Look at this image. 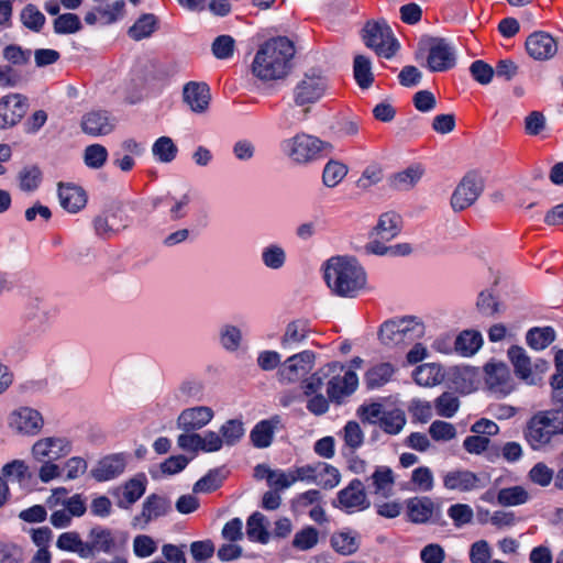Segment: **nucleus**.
<instances>
[{
  "label": "nucleus",
  "mask_w": 563,
  "mask_h": 563,
  "mask_svg": "<svg viewBox=\"0 0 563 563\" xmlns=\"http://www.w3.org/2000/svg\"><path fill=\"white\" fill-rule=\"evenodd\" d=\"M266 517L256 511L246 521V534L251 541L266 544L269 541V532L266 529Z\"/></svg>",
  "instance_id": "32"
},
{
  "label": "nucleus",
  "mask_w": 563,
  "mask_h": 563,
  "mask_svg": "<svg viewBox=\"0 0 563 563\" xmlns=\"http://www.w3.org/2000/svg\"><path fill=\"white\" fill-rule=\"evenodd\" d=\"M484 190L483 178L474 172L467 173L454 189L451 207L455 212L463 211L475 203Z\"/></svg>",
  "instance_id": "8"
},
{
  "label": "nucleus",
  "mask_w": 563,
  "mask_h": 563,
  "mask_svg": "<svg viewBox=\"0 0 563 563\" xmlns=\"http://www.w3.org/2000/svg\"><path fill=\"white\" fill-rule=\"evenodd\" d=\"M427 64L431 71H445L453 68L455 65L453 47L443 38H432Z\"/></svg>",
  "instance_id": "13"
},
{
  "label": "nucleus",
  "mask_w": 563,
  "mask_h": 563,
  "mask_svg": "<svg viewBox=\"0 0 563 563\" xmlns=\"http://www.w3.org/2000/svg\"><path fill=\"white\" fill-rule=\"evenodd\" d=\"M347 166L339 161H329L322 173V183L329 188L338 186L346 176Z\"/></svg>",
  "instance_id": "44"
},
{
  "label": "nucleus",
  "mask_w": 563,
  "mask_h": 563,
  "mask_svg": "<svg viewBox=\"0 0 563 563\" xmlns=\"http://www.w3.org/2000/svg\"><path fill=\"white\" fill-rule=\"evenodd\" d=\"M58 197L60 206L71 213L78 212L87 203V196L85 190L81 187L70 184H59Z\"/></svg>",
  "instance_id": "28"
},
{
  "label": "nucleus",
  "mask_w": 563,
  "mask_h": 563,
  "mask_svg": "<svg viewBox=\"0 0 563 563\" xmlns=\"http://www.w3.org/2000/svg\"><path fill=\"white\" fill-rule=\"evenodd\" d=\"M342 437L345 445L352 450L354 453L355 450L362 446L364 442V433L356 421H349L343 430Z\"/></svg>",
  "instance_id": "55"
},
{
  "label": "nucleus",
  "mask_w": 563,
  "mask_h": 563,
  "mask_svg": "<svg viewBox=\"0 0 563 563\" xmlns=\"http://www.w3.org/2000/svg\"><path fill=\"white\" fill-rule=\"evenodd\" d=\"M358 385V377L353 371H347L343 376H332L328 382L327 394L331 401L341 404V401L352 395Z\"/></svg>",
  "instance_id": "21"
},
{
  "label": "nucleus",
  "mask_w": 563,
  "mask_h": 563,
  "mask_svg": "<svg viewBox=\"0 0 563 563\" xmlns=\"http://www.w3.org/2000/svg\"><path fill=\"white\" fill-rule=\"evenodd\" d=\"M81 29V22L78 15L74 13H65L54 21V31L57 34H71Z\"/></svg>",
  "instance_id": "59"
},
{
  "label": "nucleus",
  "mask_w": 563,
  "mask_h": 563,
  "mask_svg": "<svg viewBox=\"0 0 563 563\" xmlns=\"http://www.w3.org/2000/svg\"><path fill=\"white\" fill-rule=\"evenodd\" d=\"M528 492L521 486L503 488L498 492L497 501L501 506H518L527 503Z\"/></svg>",
  "instance_id": "49"
},
{
  "label": "nucleus",
  "mask_w": 563,
  "mask_h": 563,
  "mask_svg": "<svg viewBox=\"0 0 563 563\" xmlns=\"http://www.w3.org/2000/svg\"><path fill=\"white\" fill-rule=\"evenodd\" d=\"M483 344L479 332L466 330L460 333L455 340V351L464 356L475 354Z\"/></svg>",
  "instance_id": "36"
},
{
  "label": "nucleus",
  "mask_w": 563,
  "mask_h": 563,
  "mask_svg": "<svg viewBox=\"0 0 563 563\" xmlns=\"http://www.w3.org/2000/svg\"><path fill=\"white\" fill-rule=\"evenodd\" d=\"M554 477L552 468L543 462L534 464L529 472L530 481L542 487L549 486Z\"/></svg>",
  "instance_id": "63"
},
{
  "label": "nucleus",
  "mask_w": 563,
  "mask_h": 563,
  "mask_svg": "<svg viewBox=\"0 0 563 563\" xmlns=\"http://www.w3.org/2000/svg\"><path fill=\"white\" fill-rule=\"evenodd\" d=\"M319 541V531L312 527L307 526L296 532L292 539V547L299 551H308L314 548Z\"/></svg>",
  "instance_id": "50"
},
{
  "label": "nucleus",
  "mask_w": 563,
  "mask_h": 563,
  "mask_svg": "<svg viewBox=\"0 0 563 563\" xmlns=\"http://www.w3.org/2000/svg\"><path fill=\"white\" fill-rule=\"evenodd\" d=\"M523 435L532 450L549 449L555 437L563 435V409L539 411L527 422Z\"/></svg>",
  "instance_id": "3"
},
{
  "label": "nucleus",
  "mask_w": 563,
  "mask_h": 563,
  "mask_svg": "<svg viewBox=\"0 0 563 563\" xmlns=\"http://www.w3.org/2000/svg\"><path fill=\"white\" fill-rule=\"evenodd\" d=\"M295 56L292 42L278 36L266 41L255 54L252 71L261 80L284 78L290 70V62Z\"/></svg>",
  "instance_id": "1"
},
{
  "label": "nucleus",
  "mask_w": 563,
  "mask_h": 563,
  "mask_svg": "<svg viewBox=\"0 0 563 563\" xmlns=\"http://www.w3.org/2000/svg\"><path fill=\"white\" fill-rule=\"evenodd\" d=\"M429 433L434 441H450L456 437V429L450 422L435 420L429 427Z\"/></svg>",
  "instance_id": "60"
},
{
  "label": "nucleus",
  "mask_w": 563,
  "mask_h": 563,
  "mask_svg": "<svg viewBox=\"0 0 563 563\" xmlns=\"http://www.w3.org/2000/svg\"><path fill=\"white\" fill-rule=\"evenodd\" d=\"M492 549L486 540L474 542L470 549V561L472 563H489Z\"/></svg>",
  "instance_id": "64"
},
{
  "label": "nucleus",
  "mask_w": 563,
  "mask_h": 563,
  "mask_svg": "<svg viewBox=\"0 0 563 563\" xmlns=\"http://www.w3.org/2000/svg\"><path fill=\"white\" fill-rule=\"evenodd\" d=\"M526 340L533 350H544L555 340V331L551 327L532 328L528 331Z\"/></svg>",
  "instance_id": "42"
},
{
  "label": "nucleus",
  "mask_w": 563,
  "mask_h": 563,
  "mask_svg": "<svg viewBox=\"0 0 563 563\" xmlns=\"http://www.w3.org/2000/svg\"><path fill=\"white\" fill-rule=\"evenodd\" d=\"M509 360L515 368L516 375L530 385L537 384L533 376L531 360L523 347L512 345L508 350Z\"/></svg>",
  "instance_id": "27"
},
{
  "label": "nucleus",
  "mask_w": 563,
  "mask_h": 563,
  "mask_svg": "<svg viewBox=\"0 0 563 563\" xmlns=\"http://www.w3.org/2000/svg\"><path fill=\"white\" fill-rule=\"evenodd\" d=\"M27 98L10 93L0 99V128L5 129L20 122L27 110Z\"/></svg>",
  "instance_id": "14"
},
{
  "label": "nucleus",
  "mask_w": 563,
  "mask_h": 563,
  "mask_svg": "<svg viewBox=\"0 0 563 563\" xmlns=\"http://www.w3.org/2000/svg\"><path fill=\"white\" fill-rule=\"evenodd\" d=\"M235 41L230 35H220L212 43V53L219 59L230 58L234 53Z\"/></svg>",
  "instance_id": "61"
},
{
  "label": "nucleus",
  "mask_w": 563,
  "mask_h": 563,
  "mask_svg": "<svg viewBox=\"0 0 563 563\" xmlns=\"http://www.w3.org/2000/svg\"><path fill=\"white\" fill-rule=\"evenodd\" d=\"M327 90V80L319 74H305L294 89V101L298 107H305L319 101Z\"/></svg>",
  "instance_id": "10"
},
{
  "label": "nucleus",
  "mask_w": 563,
  "mask_h": 563,
  "mask_svg": "<svg viewBox=\"0 0 563 563\" xmlns=\"http://www.w3.org/2000/svg\"><path fill=\"white\" fill-rule=\"evenodd\" d=\"M406 514L413 523H427L440 515V506L428 496H416L406 500Z\"/></svg>",
  "instance_id": "17"
},
{
  "label": "nucleus",
  "mask_w": 563,
  "mask_h": 563,
  "mask_svg": "<svg viewBox=\"0 0 563 563\" xmlns=\"http://www.w3.org/2000/svg\"><path fill=\"white\" fill-rule=\"evenodd\" d=\"M324 279L335 295L354 297L365 287L366 274L355 258L336 256L327 262Z\"/></svg>",
  "instance_id": "2"
},
{
  "label": "nucleus",
  "mask_w": 563,
  "mask_h": 563,
  "mask_svg": "<svg viewBox=\"0 0 563 563\" xmlns=\"http://www.w3.org/2000/svg\"><path fill=\"white\" fill-rule=\"evenodd\" d=\"M262 260L267 267L278 269L285 264L286 254L280 246L269 245L263 250Z\"/></svg>",
  "instance_id": "62"
},
{
  "label": "nucleus",
  "mask_w": 563,
  "mask_h": 563,
  "mask_svg": "<svg viewBox=\"0 0 563 563\" xmlns=\"http://www.w3.org/2000/svg\"><path fill=\"white\" fill-rule=\"evenodd\" d=\"M422 175L423 168L420 165L410 166L393 176L391 187L397 190H409L420 180Z\"/></svg>",
  "instance_id": "38"
},
{
  "label": "nucleus",
  "mask_w": 563,
  "mask_h": 563,
  "mask_svg": "<svg viewBox=\"0 0 563 563\" xmlns=\"http://www.w3.org/2000/svg\"><path fill=\"white\" fill-rule=\"evenodd\" d=\"M56 547L63 551L77 553L81 559H87V541H84L76 531L62 533L56 541Z\"/></svg>",
  "instance_id": "37"
},
{
  "label": "nucleus",
  "mask_w": 563,
  "mask_h": 563,
  "mask_svg": "<svg viewBox=\"0 0 563 563\" xmlns=\"http://www.w3.org/2000/svg\"><path fill=\"white\" fill-rule=\"evenodd\" d=\"M282 148L296 164H308L319 159L322 154L331 153L333 146L314 135L301 132L283 141Z\"/></svg>",
  "instance_id": "4"
},
{
  "label": "nucleus",
  "mask_w": 563,
  "mask_h": 563,
  "mask_svg": "<svg viewBox=\"0 0 563 563\" xmlns=\"http://www.w3.org/2000/svg\"><path fill=\"white\" fill-rule=\"evenodd\" d=\"M156 26V18L154 14H143L130 29L129 35L133 40L140 41L150 36Z\"/></svg>",
  "instance_id": "53"
},
{
  "label": "nucleus",
  "mask_w": 563,
  "mask_h": 563,
  "mask_svg": "<svg viewBox=\"0 0 563 563\" xmlns=\"http://www.w3.org/2000/svg\"><path fill=\"white\" fill-rule=\"evenodd\" d=\"M374 231L382 240L389 241L400 232V217L395 212L383 213Z\"/></svg>",
  "instance_id": "33"
},
{
  "label": "nucleus",
  "mask_w": 563,
  "mask_h": 563,
  "mask_svg": "<svg viewBox=\"0 0 563 563\" xmlns=\"http://www.w3.org/2000/svg\"><path fill=\"white\" fill-rule=\"evenodd\" d=\"M172 508L170 500L164 496L152 494L143 503L142 511L135 517V521L142 522L143 527L152 520L165 516Z\"/></svg>",
  "instance_id": "25"
},
{
  "label": "nucleus",
  "mask_w": 563,
  "mask_h": 563,
  "mask_svg": "<svg viewBox=\"0 0 563 563\" xmlns=\"http://www.w3.org/2000/svg\"><path fill=\"white\" fill-rule=\"evenodd\" d=\"M126 541L125 532L104 526H95L88 532L87 559L99 553L113 555L125 549Z\"/></svg>",
  "instance_id": "7"
},
{
  "label": "nucleus",
  "mask_w": 563,
  "mask_h": 563,
  "mask_svg": "<svg viewBox=\"0 0 563 563\" xmlns=\"http://www.w3.org/2000/svg\"><path fill=\"white\" fill-rule=\"evenodd\" d=\"M410 482L420 492H431L434 487V477L428 466H419L412 471Z\"/></svg>",
  "instance_id": "57"
},
{
  "label": "nucleus",
  "mask_w": 563,
  "mask_h": 563,
  "mask_svg": "<svg viewBox=\"0 0 563 563\" xmlns=\"http://www.w3.org/2000/svg\"><path fill=\"white\" fill-rule=\"evenodd\" d=\"M125 465L126 461L123 454H111L98 462L91 470V475L98 482L110 481L122 474Z\"/></svg>",
  "instance_id": "23"
},
{
  "label": "nucleus",
  "mask_w": 563,
  "mask_h": 563,
  "mask_svg": "<svg viewBox=\"0 0 563 563\" xmlns=\"http://www.w3.org/2000/svg\"><path fill=\"white\" fill-rule=\"evenodd\" d=\"M448 516L456 528H461L473 521L474 511L467 504H454L448 508Z\"/></svg>",
  "instance_id": "56"
},
{
  "label": "nucleus",
  "mask_w": 563,
  "mask_h": 563,
  "mask_svg": "<svg viewBox=\"0 0 563 563\" xmlns=\"http://www.w3.org/2000/svg\"><path fill=\"white\" fill-rule=\"evenodd\" d=\"M367 481H371L368 487H373V494L388 497L393 492L395 476L390 467L377 466Z\"/></svg>",
  "instance_id": "29"
},
{
  "label": "nucleus",
  "mask_w": 563,
  "mask_h": 563,
  "mask_svg": "<svg viewBox=\"0 0 563 563\" xmlns=\"http://www.w3.org/2000/svg\"><path fill=\"white\" fill-rule=\"evenodd\" d=\"M362 38L368 48L387 59L394 57L400 45L385 20L368 21L362 30Z\"/></svg>",
  "instance_id": "6"
},
{
  "label": "nucleus",
  "mask_w": 563,
  "mask_h": 563,
  "mask_svg": "<svg viewBox=\"0 0 563 563\" xmlns=\"http://www.w3.org/2000/svg\"><path fill=\"white\" fill-rule=\"evenodd\" d=\"M70 453V444L64 438H45L32 448L33 457L38 462L57 461Z\"/></svg>",
  "instance_id": "16"
},
{
  "label": "nucleus",
  "mask_w": 563,
  "mask_h": 563,
  "mask_svg": "<svg viewBox=\"0 0 563 563\" xmlns=\"http://www.w3.org/2000/svg\"><path fill=\"white\" fill-rule=\"evenodd\" d=\"M379 340L387 346L409 345L424 335V325L413 317L385 321L379 329Z\"/></svg>",
  "instance_id": "5"
},
{
  "label": "nucleus",
  "mask_w": 563,
  "mask_h": 563,
  "mask_svg": "<svg viewBox=\"0 0 563 563\" xmlns=\"http://www.w3.org/2000/svg\"><path fill=\"white\" fill-rule=\"evenodd\" d=\"M153 154L162 163H170L175 159L178 148L168 136H161L153 144Z\"/></svg>",
  "instance_id": "52"
},
{
  "label": "nucleus",
  "mask_w": 563,
  "mask_h": 563,
  "mask_svg": "<svg viewBox=\"0 0 563 563\" xmlns=\"http://www.w3.org/2000/svg\"><path fill=\"white\" fill-rule=\"evenodd\" d=\"M528 54L538 60H545L553 57L558 51L556 41L545 32H536L526 41Z\"/></svg>",
  "instance_id": "20"
},
{
  "label": "nucleus",
  "mask_w": 563,
  "mask_h": 563,
  "mask_svg": "<svg viewBox=\"0 0 563 563\" xmlns=\"http://www.w3.org/2000/svg\"><path fill=\"white\" fill-rule=\"evenodd\" d=\"M444 378V373L440 365L435 363H426L413 372L415 382L424 387H431L440 384Z\"/></svg>",
  "instance_id": "31"
},
{
  "label": "nucleus",
  "mask_w": 563,
  "mask_h": 563,
  "mask_svg": "<svg viewBox=\"0 0 563 563\" xmlns=\"http://www.w3.org/2000/svg\"><path fill=\"white\" fill-rule=\"evenodd\" d=\"M314 353L302 351L289 356L278 368V382L283 385L301 380L313 367Z\"/></svg>",
  "instance_id": "9"
},
{
  "label": "nucleus",
  "mask_w": 563,
  "mask_h": 563,
  "mask_svg": "<svg viewBox=\"0 0 563 563\" xmlns=\"http://www.w3.org/2000/svg\"><path fill=\"white\" fill-rule=\"evenodd\" d=\"M396 372L391 363H378L369 367L364 376V383L368 389H375L387 384Z\"/></svg>",
  "instance_id": "30"
},
{
  "label": "nucleus",
  "mask_w": 563,
  "mask_h": 563,
  "mask_svg": "<svg viewBox=\"0 0 563 563\" xmlns=\"http://www.w3.org/2000/svg\"><path fill=\"white\" fill-rule=\"evenodd\" d=\"M244 433V424L239 419H230L220 428V434L227 446L235 445L243 438Z\"/></svg>",
  "instance_id": "48"
},
{
  "label": "nucleus",
  "mask_w": 563,
  "mask_h": 563,
  "mask_svg": "<svg viewBox=\"0 0 563 563\" xmlns=\"http://www.w3.org/2000/svg\"><path fill=\"white\" fill-rule=\"evenodd\" d=\"M333 505L347 512L367 509L371 506V501L363 482L358 478L352 479L345 488L338 493L336 501Z\"/></svg>",
  "instance_id": "11"
},
{
  "label": "nucleus",
  "mask_w": 563,
  "mask_h": 563,
  "mask_svg": "<svg viewBox=\"0 0 563 563\" xmlns=\"http://www.w3.org/2000/svg\"><path fill=\"white\" fill-rule=\"evenodd\" d=\"M406 424V416L401 409L385 410L379 422L380 429L388 434H398Z\"/></svg>",
  "instance_id": "45"
},
{
  "label": "nucleus",
  "mask_w": 563,
  "mask_h": 563,
  "mask_svg": "<svg viewBox=\"0 0 563 563\" xmlns=\"http://www.w3.org/2000/svg\"><path fill=\"white\" fill-rule=\"evenodd\" d=\"M485 384L497 396L505 397L515 389L508 366L504 363H487L484 367Z\"/></svg>",
  "instance_id": "12"
},
{
  "label": "nucleus",
  "mask_w": 563,
  "mask_h": 563,
  "mask_svg": "<svg viewBox=\"0 0 563 563\" xmlns=\"http://www.w3.org/2000/svg\"><path fill=\"white\" fill-rule=\"evenodd\" d=\"M443 487L450 492L470 493L483 487L478 475L470 470L454 468L442 475Z\"/></svg>",
  "instance_id": "15"
},
{
  "label": "nucleus",
  "mask_w": 563,
  "mask_h": 563,
  "mask_svg": "<svg viewBox=\"0 0 563 563\" xmlns=\"http://www.w3.org/2000/svg\"><path fill=\"white\" fill-rule=\"evenodd\" d=\"M108 159V151L101 144H91L84 151V162L89 168L99 169Z\"/></svg>",
  "instance_id": "54"
},
{
  "label": "nucleus",
  "mask_w": 563,
  "mask_h": 563,
  "mask_svg": "<svg viewBox=\"0 0 563 563\" xmlns=\"http://www.w3.org/2000/svg\"><path fill=\"white\" fill-rule=\"evenodd\" d=\"M10 426L25 434H35L43 427L41 413L30 407H21L10 415Z\"/></svg>",
  "instance_id": "19"
},
{
  "label": "nucleus",
  "mask_w": 563,
  "mask_h": 563,
  "mask_svg": "<svg viewBox=\"0 0 563 563\" xmlns=\"http://www.w3.org/2000/svg\"><path fill=\"white\" fill-rule=\"evenodd\" d=\"M280 424L282 419L278 415L257 422L250 433L252 444L257 449L268 448L273 442L275 430Z\"/></svg>",
  "instance_id": "26"
},
{
  "label": "nucleus",
  "mask_w": 563,
  "mask_h": 563,
  "mask_svg": "<svg viewBox=\"0 0 563 563\" xmlns=\"http://www.w3.org/2000/svg\"><path fill=\"white\" fill-rule=\"evenodd\" d=\"M460 407V400L454 393L445 391L434 400V408L440 417H453Z\"/></svg>",
  "instance_id": "51"
},
{
  "label": "nucleus",
  "mask_w": 563,
  "mask_h": 563,
  "mask_svg": "<svg viewBox=\"0 0 563 563\" xmlns=\"http://www.w3.org/2000/svg\"><path fill=\"white\" fill-rule=\"evenodd\" d=\"M309 333L308 323L303 320H295L287 324L280 344L284 349L298 344L307 339Z\"/></svg>",
  "instance_id": "39"
},
{
  "label": "nucleus",
  "mask_w": 563,
  "mask_h": 563,
  "mask_svg": "<svg viewBox=\"0 0 563 563\" xmlns=\"http://www.w3.org/2000/svg\"><path fill=\"white\" fill-rule=\"evenodd\" d=\"M115 124V118L104 110H92L84 114L81 119L82 131L91 136L110 134Z\"/></svg>",
  "instance_id": "18"
},
{
  "label": "nucleus",
  "mask_w": 563,
  "mask_h": 563,
  "mask_svg": "<svg viewBox=\"0 0 563 563\" xmlns=\"http://www.w3.org/2000/svg\"><path fill=\"white\" fill-rule=\"evenodd\" d=\"M338 368H342V366H340L338 363L327 364L324 367L320 368L311 376L303 379L301 382V388L303 390V394L306 396L317 394L323 385V379L328 377L331 373L336 372Z\"/></svg>",
  "instance_id": "35"
},
{
  "label": "nucleus",
  "mask_w": 563,
  "mask_h": 563,
  "mask_svg": "<svg viewBox=\"0 0 563 563\" xmlns=\"http://www.w3.org/2000/svg\"><path fill=\"white\" fill-rule=\"evenodd\" d=\"M341 474L339 470L328 463L317 462L316 484L323 489H332L339 485Z\"/></svg>",
  "instance_id": "41"
},
{
  "label": "nucleus",
  "mask_w": 563,
  "mask_h": 563,
  "mask_svg": "<svg viewBox=\"0 0 563 563\" xmlns=\"http://www.w3.org/2000/svg\"><path fill=\"white\" fill-rule=\"evenodd\" d=\"M213 416V410L207 406L187 408L178 416L177 427L187 432L200 430L212 420Z\"/></svg>",
  "instance_id": "22"
},
{
  "label": "nucleus",
  "mask_w": 563,
  "mask_h": 563,
  "mask_svg": "<svg viewBox=\"0 0 563 563\" xmlns=\"http://www.w3.org/2000/svg\"><path fill=\"white\" fill-rule=\"evenodd\" d=\"M145 477H134L123 486V499L119 501V507L129 508L136 503L145 493Z\"/></svg>",
  "instance_id": "40"
},
{
  "label": "nucleus",
  "mask_w": 563,
  "mask_h": 563,
  "mask_svg": "<svg viewBox=\"0 0 563 563\" xmlns=\"http://www.w3.org/2000/svg\"><path fill=\"white\" fill-rule=\"evenodd\" d=\"M353 68L357 85L363 89H367L374 80L369 58L364 55L355 56Z\"/></svg>",
  "instance_id": "46"
},
{
  "label": "nucleus",
  "mask_w": 563,
  "mask_h": 563,
  "mask_svg": "<svg viewBox=\"0 0 563 563\" xmlns=\"http://www.w3.org/2000/svg\"><path fill=\"white\" fill-rule=\"evenodd\" d=\"M184 101L190 107L194 112H205L210 102V89L205 82L190 81L185 85Z\"/></svg>",
  "instance_id": "24"
},
{
  "label": "nucleus",
  "mask_w": 563,
  "mask_h": 563,
  "mask_svg": "<svg viewBox=\"0 0 563 563\" xmlns=\"http://www.w3.org/2000/svg\"><path fill=\"white\" fill-rule=\"evenodd\" d=\"M333 550L343 555H350L357 551V534L352 531L334 532L330 539Z\"/></svg>",
  "instance_id": "34"
},
{
  "label": "nucleus",
  "mask_w": 563,
  "mask_h": 563,
  "mask_svg": "<svg viewBox=\"0 0 563 563\" xmlns=\"http://www.w3.org/2000/svg\"><path fill=\"white\" fill-rule=\"evenodd\" d=\"M43 174L37 165H26L18 174L19 186L23 191H34L42 183Z\"/></svg>",
  "instance_id": "43"
},
{
  "label": "nucleus",
  "mask_w": 563,
  "mask_h": 563,
  "mask_svg": "<svg viewBox=\"0 0 563 563\" xmlns=\"http://www.w3.org/2000/svg\"><path fill=\"white\" fill-rule=\"evenodd\" d=\"M223 479L224 477L222 476L220 470H211L202 478L196 482V484L194 485V492L211 493L222 485Z\"/></svg>",
  "instance_id": "58"
},
{
  "label": "nucleus",
  "mask_w": 563,
  "mask_h": 563,
  "mask_svg": "<svg viewBox=\"0 0 563 563\" xmlns=\"http://www.w3.org/2000/svg\"><path fill=\"white\" fill-rule=\"evenodd\" d=\"M20 20L26 29L33 32H40L46 21L45 15L32 3L26 4L22 9Z\"/></svg>",
  "instance_id": "47"
}]
</instances>
